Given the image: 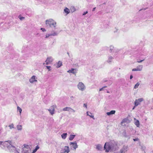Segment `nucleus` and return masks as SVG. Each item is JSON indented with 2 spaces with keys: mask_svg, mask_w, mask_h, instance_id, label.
<instances>
[{
  "mask_svg": "<svg viewBox=\"0 0 153 153\" xmlns=\"http://www.w3.org/2000/svg\"><path fill=\"white\" fill-rule=\"evenodd\" d=\"M114 147V145L112 143H106L104 146V149L105 150L106 152H108L112 148Z\"/></svg>",
  "mask_w": 153,
  "mask_h": 153,
  "instance_id": "obj_1",
  "label": "nucleus"
},
{
  "mask_svg": "<svg viewBox=\"0 0 153 153\" xmlns=\"http://www.w3.org/2000/svg\"><path fill=\"white\" fill-rule=\"evenodd\" d=\"M46 24L48 26L55 27L56 23L53 19H50L46 21Z\"/></svg>",
  "mask_w": 153,
  "mask_h": 153,
  "instance_id": "obj_2",
  "label": "nucleus"
},
{
  "mask_svg": "<svg viewBox=\"0 0 153 153\" xmlns=\"http://www.w3.org/2000/svg\"><path fill=\"white\" fill-rule=\"evenodd\" d=\"M77 87L78 89L82 91H83L85 89V87L82 82H79L77 85Z\"/></svg>",
  "mask_w": 153,
  "mask_h": 153,
  "instance_id": "obj_3",
  "label": "nucleus"
},
{
  "mask_svg": "<svg viewBox=\"0 0 153 153\" xmlns=\"http://www.w3.org/2000/svg\"><path fill=\"white\" fill-rule=\"evenodd\" d=\"M56 105H53L51 106V109H48V110L49 111L50 113L52 115H53L54 114L55 108H56Z\"/></svg>",
  "mask_w": 153,
  "mask_h": 153,
  "instance_id": "obj_4",
  "label": "nucleus"
},
{
  "mask_svg": "<svg viewBox=\"0 0 153 153\" xmlns=\"http://www.w3.org/2000/svg\"><path fill=\"white\" fill-rule=\"evenodd\" d=\"M143 100V98L138 99L137 100H136L134 102L135 106H136L140 104V103Z\"/></svg>",
  "mask_w": 153,
  "mask_h": 153,
  "instance_id": "obj_5",
  "label": "nucleus"
},
{
  "mask_svg": "<svg viewBox=\"0 0 153 153\" xmlns=\"http://www.w3.org/2000/svg\"><path fill=\"white\" fill-rule=\"evenodd\" d=\"M70 145H72V147L74 150H76V148L78 147V145L76 142H71L70 143Z\"/></svg>",
  "mask_w": 153,
  "mask_h": 153,
  "instance_id": "obj_6",
  "label": "nucleus"
},
{
  "mask_svg": "<svg viewBox=\"0 0 153 153\" xmlns=\"http://www.w3.org/2000/svg\"><path fill=\"white\" fill-rule=\"evenodd\" d=\"M63 153H69L70 152L69 147L68 146H65L63 149Z\"/></svg>",
  "mask_w": 153,
  "mask_h": 153,
  "instance_id": "obj_7",
  "label": "nucleus"
},
{
  "mask_svg": "<svg viewBox=\"0 0 153 153\" xmlns=\"http://www.w3.org/2000/svg\"><path fill=\"white\" fill-rule=\"evenodd\" d=\"M53 59L52 57H48L45 61L46 64L48 65L49 64L53 61Z\"/></svg>",
  "mask_w": 153,
  "mask_h": 153,
  "instance_id": "obj_8",
  "label": "nucleus"
},
{
  "mask_svg": "<svg viewBox=\"0 0 153 153\" xmlns=\"http://www.w3.org/2000/svg\"><path fill=\"white\" fill-rule=\"evenodd\" d=\"M134 123L135 125L137 127H139L140 126V122L138 120H137L135 118L134 119Z\"/></svg>",
  "mask_w": 153,
  "mask_h": 153,
  "instance_id": "obj_9",
  "label": "nucleus"
},
{
  "mask_svg": "<svg viewBox=\"0 0 153 153\" xmlns=\"http://www.w3.org/2000/svg\"><path fill=\"white\" fill-rule=\"evenodd\" d=\"M36 76H33L30 79V82L31 83H33L34 82H37V80L35 79Z\"/></svg>",
  "mask_w": 153,
  "mask_h": 153,
  "instance_id": "obj_10",
  "label": "nucleus"
},
{
  "mask_svg": "<svg viewBox=\"0 0 153 153\" xmlns=\"http://www.w3.org/2000/svg\"><path fill=\"white\" fill-rule=\"evenodd\" d=\"M131 120V118L130 116L128 115V117L126 118L125 119V123H129Z\"/></svg>",
  "mask_w": 153,
  "mask_h": 153,
  "instance_id": "obj_11",
  "label": "nucleus"
},
{
  "mask_svg": "<svg viewBox=\"0 0 153 153\" xmlns=\"http://www.w3.org/2000/svg\"><path fill=\"white\" fill-rule=\"evenodd\" d=\"M64 111H70L71 110H72L74 112V110L71 108L70 107H66L63 108V109Z\"/></svg>",
  "mask_w": 153,
  "mask_h": 153,
  "instance_id": "obj_12",
  "label": "nucleus"
},
{
  "mask_svg": "<svg viewBox=\"0 0 153 153\" xmlns=\"http://www.w3.org/2000/svg\"><path fill=\"white\" fill-rule=\"evenodd\" d=\"M136 68H137V70H138V71H140L142 70L143 66L142 65H139Z\"/></svg>",
  "mask_w": 153,
  "mask_h": 153,
  "instance_id": "obj_13",
  "label": "nucleus"
},
{
  "mask_svg": "<svg viewBox=\"0 0 153 153\" xmlns=\"http://www.w3.org/2000/svg\"><path fill=\"white\" fill-rule=\"evenodd\" d=\"M115 111L112 110L110 112H108L107 113V114L108 115H110L111 114H115Z\"/></svg>",
  "mask_w": 153,
  "mask_h": 153,
  "instance_id": "obj_14",
  "label": "nucleus"
},
{
  "mask_svg": "<svg viewBox=\"0 0 153 153\" xmlns=\"http://www.w3.org/2000/svg\"><path fill=\"white\" fill-rule=\"evenodd\" d=\"M57 35V33H55V32H54V33H53L52 34H48L46 35V38H48L49 36H56Z\"/></svg>",
  "mask_w": 153,
  "mask_h": 153,
  "instance_id": "obj_15",
  "label": "nucleus"
},
{
  "mask_svg": "<svg viewBox=\"0 0 153 153\" xmlns=\"http://www.w3.org/2000/svg\"><path fill=\"white\" fill-rule=\"evenodd\" d=\"M87 115L91 117V118H93L94 119V116L93 115H92V114L89 111H87Z\"/></svg>",
  "mask_w": 153,
  "mask_h": 153,
  "instance_id": "obj_16",
  "label": "nucleus"
},
{
  "mask_svg": "<svg viewBox=\"0 0 153 153\" xmlns=\"http://www.w3.org/2000/svg\"><path fill=\"white\" fill-rule=\"evenodd\" d=\"M67 136V134L66 133H64L62 134L61 137L62 139H65L66 137Z\"/></svg>",
  "mask_w": 153,
  "mask_h": 153,
  "instance_id": "obj_17",
  "label": "nucleus"
},
{
  "mask_svg": "<svg viewBox=\"0 0 153 153\" xmlns=\"http://www.w3.org/2000/svg\"><path fill=\"white\" fill-rule=\"evenodd\" d=\"M75 136V135H70L69 137V140H72L74 139Z\"/></svg>",
  "mask_w": 153,
  "mask_h": 153,
  "instance_id": "obj_18",
  "label": "nucleus"
},
{
  "mask_svg": "<svg viewBox=\"0 0 153 153\" xmlns=\"http://www.w3.org/2000/svg\"><path fill=\"white\" fill-rule=\"evenodd\" d=\"M65 13H67V14H68L70 13L69 10L66 7L64 10Z\"/></svg>",
  "mask_w": 153,
  "mask_h": 153,
  "instance_id": "obj_19",
  "label": "nucleus"
},
{
  "mask_svg": "<svg viewBox=\"0 0 153 153\" xmlns=\"http://www.w3.org/2000/svg\"><path fill=\"white\" fill-rule=\"evenodd\" d=\"M75 69L74 68H72L71 70H68V72L69 73H72L73 74H74L75 72H74V70Z\"/></svg>",
  "mask_w": 153,
  "mask_h": 153,
  "instance_id": "obj_20",
  "label": "nucleus"
},
{
  "mask_svg": "<svg viewBox=\"0 0 153 153\" xmlns=\"http://www.w3.org/2000/svg\"><path fill=\"white\" fill-rule=\"evenodd\" d=\"M102 148V146L100 145H98L96 146V148L99 150H101Z\"/></svg>",
  "mask_w": 153,
  "mask_h": 153,
  "instance_id": "obj_21",
  "label": "nucleus"
},
{
  "mask_svg": "<svg viewBox=\"0 0 153 153\" xmlns=\"http://www.w3.org/2000/svg\"><path fill=\"white\" fill-rule=\"evenodd\" d=\"M62 65V63L61 62L59 61L57 64V67L58 68L60 67Z\"/></svg>",
  "mask_w": 153,
  "mask_h": 153,
  "instance_id": "obj_22",
  "label": "nucleus"
},
{
  "mask_svg": "<svg viewBox=\"0 0 153 153\" xmlns=\"http://www.w3.org/2000/svg\"><path fill=\"white\" fill-rule=\"evenodd\" d=\"M17 128L18 130H21L22 129V126L21 125H18L17 126Z\"/></svg>",
  "mask_w": 153,
  "mask_h": 153,
  "instance_id": "obj_23",
  "label": "nucleus"
},
{
  "mask_svg": "<svg viewBox=\"0 0 153 153\" xmlns=\"http://www.w3.org/2000/svg\"><path fill=\"white\" fill-rule=\"evenodd\" d=\"M139 85H140V83L139 82H137L135 85V86H134V89H136L138 87V86H139Z\"/></svg>",
  "mask_w": 153,
  "mask_h": 153,
  "instance_id": "obj_24",
  "label": "nucleus"
},
{
  "mask_svg": "<svg viewBox=\"0 0 153 153\" xmlns=\"http://www.w3.org/2000/svg\"><path fill=\"white\" fill-rule=\"evenodd\" d=\"M17 108L18 110L20 112V114H21V112L22 111V110L21 108H20L19 106H18L17 107Z\"/></svg>",
  "mask_w": 153,
  "mask_h": 153,
  "instance_id": "obj_25",
  "label": "nucleus"
},
{
  "mask_svg": "<svg viewBox=\"0 0 153 153\" xmlns=\"http://www.w3.org/2000/svg\"><path fill=\"white\" fill-rule=\"evenodd\" d=\"M141 149L143 150L144 151L146 149V147L144 146H141Z\"/></svg>",
  "mask_w": 153,
  "mask_h": 153,
  "instance_id": "obj_26",
  "label": "nucleus"
},
{
  "mask_svg": "<svg viewBox=\"0 0 153 153\" xmlns=\"http://www.w3.org/2000/svg\"><path fill=\"white\" fill-rule=\"evenodd\" d=\"M13 124H11L9 126V127H10V129L13 128Z\"/></svg>",
  "mask_w": 153,
  "mask_h": 153,
  "instance_id": "obj_27",
  "label": "nucleus"
},
{
  "mask_svg": "<svg viewBox=\"0 0 153 153\" xmlns=\"http://www.w3.org/2000/svg\"><path fill=\"white\" fill-rule=\"evenodd\" d=\"M132 71H138L137 68H133L132 69Z\"/></svg>",
  "mask_w": 153,
  "mask_h": 153,
  "instance_id": "obj_28",
  "label": "nucleus"
},
{
  "mask_svg": "<svg viewBox=\"0 0 153 153\" xmlns=\"http://www.w3.org/2000/svg\"><path fill=\"white\" fill-rule=\"evenodd\" d=\"M144 60V59L140 60V61H137V62L138 63H140L143 61Z\"/></svg>",
  "mask_w": 153,
  "mask_h": 153,
  "instance_id": "obj_29",
  "label": "nucleus"
},
{
  "mask_svg": "<svg viewBox=\"0 0 153 153\" xmlns=\"http://www.w3.org/2000/svg\"><path fill=\"white\" fill-rule=\"evenodd\" d=\"M133 140L134 141H138L139 140V139H138V138H136L134 139H133Z\"/></svg>",
  "mask_w": 153,
  "mask_h": 153,
  "instance_id": "obj_30",
  "label": "nucleus"
},
{
  "mask_svg": "<svg viewBox=\"0 0 153 153\" xmlns=\"http://www.w3.org/2000/svg\"><path fill=\"white\" fill-rule=\"evenodd\" d=\"M39 148V147L38 146H36V148L35 149V151H36Z\"/></svg>",
  "mask_w": 153,
  "mask_h": 153,
  "instance_id": "obj_31",
  "label": "nucleus"
},
{
  "mask_svg": "<svg viewBox=\"0 0 153 153\" xmlns=\"http://www.w3.org/2000/svg\"><path fill=\"white\" fill-rule=\"evenodd\" d=\"M19 18L21 20H22L23 19H24V17H21L20 16H19Z\"/></svg>",
  "mask_w": 153,
  "mask_h": 153,
  "instance_id": "obj_32",
  "label": "nucleus"
},
{
  "mask_svg": "<svg viewBox=\"0 0 153 153\" xmlns=\"http://www.w3.org/2000/svg\"><path fill=\"white\" fill-rule=\"evenodd\" d=\"M120 153H124V150L123 149L121 150Z\"/></svg>",
  "mask_w": 153,
  "mask_h": 153,
  "instance_id": "obj_33",
  "label": "nucleus"
},
{
  "mask_svg": "<svg viewBox=\"0 0 153 153\" xmlns=\"http://www.w3.org/2000/svg\"><path fill=\"white\" fill-rule=\"evenodd\" d=\"M41 30H42V31H43V32L45 31L46 30L45 29V28H41Z\"/></svg>",
  "mask_w": 153,
  "mask_h": 153,
  "instance_id": "obj_34",
  "label": "nucleus"
},
{
  "mask_svg": "<svg viewBox=\"0 0 153 153\" xmlns=\"http://www.w3.org/2000/svg\"><path fill=\"white\" fill-rule=\"evenodd\" d=\"M46 67L47 68V69L49 70V71H50V68L51 67L50 66H47Z\"/></svg>",
  "mask_w": 153,
  "mask_h": 153,
  "instance_id": "obj_35",
  "label": "nucleus"
},
{
  "mask_svg": "<svg viewBox=\"0 0 153 153\" xmlns=\"http://www.w3.org/2000/svg\"><path fill=\"white\" fill-rule=\"evenodd\" d=\"M87 13H88V11H86L85 12H84V13L83 14V15H85Z\"/></svg>",
  "mask_w": 153,
  "mask_h": 153,
  "instance_id": "obj_36",
  "label": "nucleus"
},
{
  "mask_svg": "<svg viewBox=\"0 0 153 153\" xmlns=\"http://www.w3.org/2000/svg\"><path fill=\"white\" fill-rule=\"evenodd\" d=\"M84 107H86V108H87V104H84L83 105Z\"/></svg>",
  "mask_w": 153,
  "mask_h": 153,
  "instance_id": "obj_37",
  "label": "nucleus"
},
{
  "mask_svg": "<svg viewBox=\"0 0 153 153\" xmlns=\"http://www.w3.org/2000/svg\"><path fill=\"white\" fill-rule=\"evenodd\" d=\"M6 142L9 143L10 144L11 143V142L10 141L8 140L7 141H6Z\"/></svg>",
  "mask_w": 153,
  "mask_h": 153,
  "instance_id": "obj_38",
  "label": "nucleus"
},
{
  "mask_svg": "<svg viewBox=\"0 0 153 153\" xmlns=\"http://www.w3.org/2000/svg\"><path fill=\"white\" fill-rule=\"evenodd\" d=\"M133 77L132 75H131L130 76V79H132V78H133Z\"/></svg>",
  "mask_w": 153,
  "mask_h": 153,
  "instance_id": "obj_39",
  "label": "nucleus"
},
{
  "mask_svg": "<svg viewBox=\"0 0 153 153\" xmlns=\"http://www.w3.org/2000/svg\"><path fill=\"white\" fill-rule=\"evenodd\" d=\"M124 122V119H123L121 122L122 123V124Z\"/></svg>",
  "mask_w": 153,
  "mask_h": 153,
  "instance_id": "obj_40",
  "label": "nucleus"
},
{
  "mask_svg": "<svg viewBox=\"0 0 153 153\" xmlns=\"http://www.w3.org/2000/svg\"><path fill=\"white\" fill-rule=\"evenodd\" d=\"M103 88H101L100 89V91H101L103 89Z\"/></svg>",
  "mask_w": 153,
  "mask_h": 153,
  "instance_id": "obj_41",
  "label": "nucleus"
},
{
  "mask_svg": "<svg viewBox=\"0 0 153 153\" xmlns=\"http://www.w3.org/2000/svg\"><path fill=\"white\" fill-rule=\"evenodd\" d=\"M96 8L95 7V8H94L93 9V11H94L95 10V9Z\"/></svg>",
  "mask_w": 153,
  "mask_h": 153,
  "instance_id": "obj_42",
  "label": "nucleus"
},
{
  "mask_svg": "<svg viewBox=\"0 0 153 153\" xmlns=\"http://www.w3.org/2000/svg\"><path fill=\"white\" fill-rule=\"evenodd\" d=\"M2 143V142L0 141V144H1Z\"/></svg>",
  "mask_w": 153,
  "mask_h": 153,
  "instance_id": "obj_43",
  "label": "nucleus"
},
{
  "mask_svg": "<svg viewBox=\"0 0 153 153\" xmlns=\"http://www.w3.org/2000/svg\"><path fill=\"white\" fill-rule=\"evenodd\" d=\"M36 151H35V149H34L33 151V152H35Z\"/></svg>",
  "mask_w": 153,
  "mask_h": 153,
  "instance_id": "obj_44",
  "label": "nucleus"
},
{
  "mask_svg": "<svg viewBox=\"0 0 153 153\" xmlns=\"http://www.w3.org/2000/svg\"><path fill=\"white\" fill-rule=\"evenodd\" d=\"M134 107L133 108V109H134Z\"/></svg>",
  "mask_w": 153,
  "mask_h": 153,
  "instance_id": "obj_45",
  "label": "nucleus"
}]
</instances>
